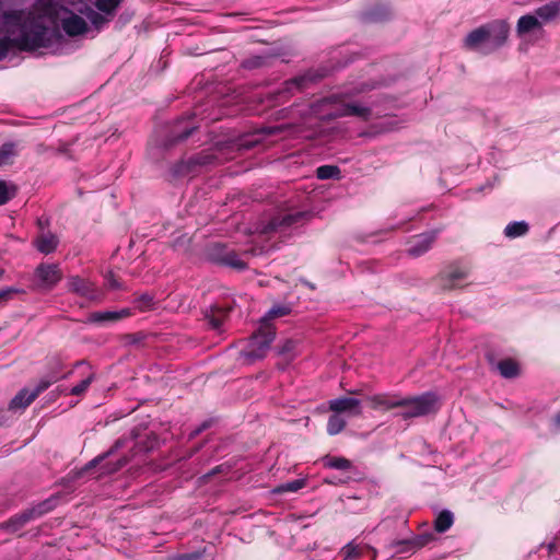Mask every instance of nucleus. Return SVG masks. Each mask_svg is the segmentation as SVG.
<instances>
[{
	"label": "nucleus",
	"mask_w": 560,
	"mask_h": 560,
	"mask_svg": "<svg viewBox=\"0 0 560 560\" xmlns=\"http://www.w3.org/2000/svg\"><path fill=\"white\" fill-rule=\"evenodd\" d=\"M435 238V232H428L412 237L407 249L408 254L413 257L423 255L432 247Z\"/></svg>",
	"instance_id": "obj_9"
},
{
	"label": "nucleus",
	"mask_w": 560,
	"mask_h": 560,
	"mask_svg": "<svg viewBox=\"0 0 560 560\" xmlns=\"http://www.w3.org/2000/svg\"><path fill=\"white\" fill-rule=\"evenodd\" d=\"M125 463H126V462H119V464H118L115 468L110 469V471H116V470H118L121 466H124V465H125Z\"/></svg>",
	"instance_id": "obj_41"
},
{
	"label": "nucleus",
	"mask_w": 560,
	"mask_h": 560,
	"mask_svg": "<svg viewBox=\"0 0 560 560\" xmlns=\"http://www.w3.org/2000/svg\"><path fill=\"white\" fill-rule=\"evenodd\" d=\"M536 13H537L538 18L542 19L544 21H549L560 14V5L557 3L546 4L541 8H539L536 11Z\"/></svg>",
	"instance_id": "obj_20"
},
{
	"label": "nucleus",
	"mask_w": 560,
	"mask_h": 560,
	"mask_svg": "<svg viewBox=\"0 0 560 560\" xmlns=\"http://www.w3.org/2000/svg\"><path fill=\"white\" fill-rule=\"evenodd\" d=\"M31 389H21L10 401L9 409L13 411H22L28 407L35 398H31Z\"/></svg>",
	"instance_id": "obj_13"
},
{
	"label": "nucleus",
	"mask_w": 560,
	"mask_h": 560,
	"mask_svg": "<svg viewBox=\"0 0 560 560\" xmlns=\"http://www.w3.org/2000/svg\"><path fill=\"white\" fill-rule=\"evenodd\" d=\"M371 407L376 410H389L405 404V400L396 395L378 394L369 398Z\"/></svg>",
	"instance_id": "obj_10"
},
{
	"label": "nucleus",
	"mask_w": 560,
	"mask_h": 560,
	"mask_svg": "<svg viewBox=\"0 0 560 560\" xmlns=\"http://www.w3.org/2000/svg\"><path fill=\"white\" fill-rule=\"evenodd\" d=\"M10 290L7 291H0V301L5 299L10 294Z\"/></svg>",
	"instance_id": "obj_39"
},
{
	"label": "nucleus",
	"mask_w": 560,
	"mask_h": 560,
	"mask_svg": "<svg viewBox=\"0 0 560 560\" xmlns=\"http://www.w3.org/2000/svg\"><path fill=\"white\" fill-rule=\"evenodd\" d=\"M16 194V187L14 184L0 180V206L7 203Z\"/></svg>",
	"instance_id": "obj_21"
},
{
	"label": "nucleus",
	"mask_w": 560,
	"mask_h": 560,
	"mask_svg": "<svg viewBox=\"0 0 560 560\" xmlns=\"http://www.w3.org/2000/svg\"><path fill=\"white\" fill-rule=\"evenodd\" d=\"M540 26L538 18L534 15H524L518 20L517 31L521 34L528 33Z\"/></svg>",
	"instance_id": "obj_15"
},
{
	"label": "nucleus",
	"mask_w": 560,
	"mask_h": 560,
	"mask_svg": "<svg viewBox=\"0 0 560 560\" xmlns=\"http://www.w3.org/2000/svg\"><path fill=\"white\" fill-rule=\"evenodd\" d=\"M67 287L69 291L77 293L89 300L98 299V293L95 290L94 284L85 278H81L79 276L69 277L67 281Z\"/></svg>",
	"instance_id": "obj_7"
},
{
	"label": "nucleus",
	"mask_w": 560,
	"mask_h": 560,
	"mask_svg": "<svg viewBox=\"0 0 560 560\" xmlns=\"http://www.w3.org/2000/svg\"><path fill=\"white\" fill-rule=\"evenodd\" d=\"M275 329L268 323H261L258 330L250 337L246 346L241 350V355L246 363H253L266 357L270 345L275 339Z\"/></svg>",
	"instance_id": "obj_4"
},
{
	"label": "nucleus",
	"mask_w": 560,
	"mask_h": 560,
	"mask_svg": "<svg viewBox=\"0 0 560 560\" xmlns=\"http://www.w3.org/2000/svg\"><path fill=\"white\" fill-rule=\"evenodd\" d=\"M345 425H346V420L339 413L335 412L328 419L327 432L330 435L338 434L339 432H341L343 430Z\"/></svg>",
	"instance_id": "obj_19"
},
{
	"label": "nucleus",
	"mask_w": 560,
	"mask_h": 560,
	"mask_svg": "<svg viewBox=\"0 0 560 560\" xmlns=\"http://www.w3.org/2000/svg\"><path fill=\"white\" fill-rule=\"evenodd\" d=\"M405 404L400 406L402 410L399 416L404 419L427 416L435 412L439 408L438 398L431 393L423 394L413 398H402Z\"/></svg>",
	"instance_id": "obj_5"
},
{
	"label": "nucleus",
	"mask_w": 560,
	"mask_h": 560,
	"mask_svg": "<svg viewBox=\"0 0 560 560\" xmlns=\"http://www.w3.org/2000/svg\"><path fill=\"white\" fill-rule=\"evenodd\" d=\"M304 82V79H296V80H293L292 82H290V86H294L296 89H300V86L303 84Z\"/></svg>",
	"instance_id": "obj_36"
},
{
	"label": "nucleus",
	"mask_w": 560,
	"mask_h": 560,
	"mask_svg": "<svg viewBox=\"0 0 560 560\" xmlns=\"http://www.w3.org/2000/svg\"><path fill=\"white\" fill-rule=\"evenodd\" d=\"M325 467L334 468L338 470H348L351 468V462L345 457H330L326 456L323 458Z\"/></svg>",
	"instance_id": "obj_18"
},
{
	"label": "nucleus",
	"mask_w": 560,
	"mask_h": 560,
	"mask_svg": "<svg viewBox=\"0 0 560 560\" xmlns=\"http://www.w3.org/2000/svg\"><path fill=\"white\" fill-rule=\"evenodd\" d=\"M319 179L338 178L340 170L335 165H323L316 170Z\"/></svg>",
	"instance_id": "obj_25"
},
{
	"label": "nucleus",
	"mask_w": 560,
	"mask_h": 560,
	"mask_svg": "<svg viewBox=\"0 0 560 560\" xmlns=\"http://www.w3.org/2000/svg\"><path fill=\"white\" fill-rule=\"evenodd\" d=\"M32 514L33 512L24 513L19 517L12 520L10 523V527H12L13 530H18L24 523H26L31 518Z\"/></svg>",
	"instance_id": "obj_31"
},
{
	"label": "nucleus",
	"mask_w": 560,
	"mask_h": 560,
	"mask_svg": "<svg viewBox=\"0 0 560 560\" xmlns=\"http://www.w3.org/2000/svg\"><path fill=\"white\" fill-rule=\"evenodd\" d=\"M15 154V145L13 143H4L0 148V166L11 163Z\"/></svg>",
	"instance_id": "obj_23"
},
{
	"label": "nucleus",
	"mask_w": 560,
	"mask_h": 560,
	"mask_svg": "<svg viewBox=\"0 0 560 560\" xmlns=\"http://www.w3.org/2000/svg\"><path fill=\"white\" fill-rule=\"evenodd\" d=\"M130 316V310L122 308L121 311H106V312H95L91 314L90 319L94 323H108V322H117L121 318H126Z\"/></svg>",
	"instance_id": "obj_12"
},
{
	"label": "nucleus",
	"mask_w": 560,
	"mask_h": 560,
	"mask_svg": "<svg viewBox=\"0 0 560 560\" xmlns=\"http://www.w3.org/2000/svg\"><path fill=\"white\" fill-rule=\"evenodd\" d=\"M137 307L142 311H150L154 307L153 298L149 294H143L136 300Z\"/></svg>",
	"instance_id": "obj_28"
},
{
	"label": "nucleus",
	"mask_w": 560,
	"mask_h": 560,
	"mask_svg": "<svg viewBox=\"0 0 560 560\" xmlns=\"http://www.w3.org/2000/svg\"><path fill=\"white\" fill-rule=\"evenodd\" d=\"M553 422L557 428H560V412L557 413V416L553 419Z\"/></svg>",
	"instance_id": "obj_40"
},
{
	"label": "nucleus",
	"mask_w": 560,
	"mask_h": 560,
	"mask_svg": "<svg viewBox=\"0 0 560 560\" xmlns=\"http://www.w3.org/2000/svg\"><path fill=\"white\" fill-rule=\"evenodd\" d=\"M36 248L43 253V254H50L52 253L57 245H58V240L55 235L52 234H42L37 240H36Z\"/></svg>",
	"instance_id": "obj_14"
},
{
	"label": "nucleus",
	"mask_w": 560,
	"mask_h": 560,
	"mask_svg": "<svg viewBox=\"0 0 560 560\" xmlns=\"http://www.w3.org/2000/svg\"><path fill=\"white\" fill-rule=\"evenodd\" d=\"M63 272L58 264L42 262L34 270V283L40 290H52L62 279Z\"/></svg>",
	"instance_id": "obj_6"
},
{
	"label": "nucleus",
	"mask_w": 560,
	"mask_h": 560,
	"mask_svg": "<svg viewBox=\"0 0 560 560\" xmlns=\"http://www.w3.org/2000/svg\"><path fill=\"white\" fill-rule=\"evenodd\" d=\"M555 548H556L555 544H549L548 545L549 552H552Z\"/></svg>",
	"instance_id": "obj_43"
},
{
	"label": "nucleus",
	"mask_w": 560,
	"mask_h": 560,
	"mask_svg": "<svg viewBox=\"0 0 560 560\" xmlns=\"http://www.w3.org/2000/svg\"><path fill=\"white\" fill-rule=\"evenodd\" d=\"M453 514L450 511H442L435 518L434 527L439 533H444L453 525Z\"/></svg>",
	"instance_id": "obj_17"
},
{
	"label": "nucleus",
	"mask_w": 560,
	"mask_h": 560,
	"mask_svg": "<svg viewBox=\"0 0 560 560\" xmlns=\"http://www.w3.org/2000/svg\"><path fill=\"white\" fill-rule=\"evenodd\" d=\"M225 262L229 266L234 267L236 269H244L246 267V264L240 258H237L235 255H228L225 258Z\"/></svg>",
	"instance_id": "obj_32"
},
{
	"label": "nucleus",
	"mask_w": 560,
	"mask_h": 560,
	"mask_svg": "<svg viewBox=\"0 0 560 560\" xmlns=\"http://www.w3.org/2000/svg\"><path fill=\"white\" fill-rule=\"evenodd\" d=\"M198 553H189V555H180L177 557H173L171 560H198Z\"/></svg>",
	"instance_id": "obj_35"
},
{
	"label": "nucleus",
	"mask_w": 560,
	"mask_h": 560,
	"mask_svg": "<svg viewBox=\"0 0 560 560\" xmlns=\"http://www.w3.org/2000/svg\"><path fill=\"white\" fill-rule=\"evenodd\" d=\"M508 37V30L503 24L493 26H483L470 32L465 46L470 49H478L482 52H489L500 47Z\"/></svg>",
	"instance_id": "obj_2"
},
{
	"label": "nucleus",
	"mask_w": 560,
	"mask_h": 560,
	"mask_svg": "<svg viewBox=\"0 0 560 560\" xmlns=\"http://www.w3.org/2000/svg\"><path fill=\"white\" fill-rule=\"evenodd\" d=\"M107 283L113 289L118 287V283L112 277L107 279Z\"/></svg>",
	"instance_id": "obj_38"
},
{
	"label": "nucleus",
	"mask_w": 560,
	"mask_h": 560,
	"mask_svg": "<svg viewBox=\"0 0 560 560\" xmlns=\"http://www.w3.org/2000/svg\"><path fill=\"white\" fill-rule=\"evenodd\" d=\"M298 348V341L288 339L285 340L279 348L280 354H291V358L295 355V351Z\"/></svg>",
	"instance_id": "obj_29"
},
{
	"label": "nucleus",
	"mask_w": 560,
	"mask_h": 560,
	"mask_svg": "<svg viewBox=\"0 0 560 560\" xmlns=\"http://www.w3.org/2000/svg\"><path fill=\"white\" fill-rule=\"evenodd\" d=\"M527 231H528L527 223L524 221H520V222H512V223L508 224L504 229V234H505V236H508L510 238H515V237L526 234Z\"/></svg>",
	"instance_id": "obj_16"
},
{
	"label": "nucleus",
	"mask_w": 560,
	"mask_h": 560,
	"mask_svg": "<svg viewBox=\"0 0 560 560\" xmlns=\"http://www.w3.org/2000/svg\"><path fill=\"white\" fill-rule=\"evenodd\" d=\"M343 552H345L346 559H349V558L357 557L360 553V549H359L358 546H354V545L350 544V545L345 547Z\"/></svg>",
	"instance_id": "obj_33"
},
{
	"label": "nucleus",
	"mask_w": 560,
	"mask_h": 560,
	"mask_svg": "<svg viewBox=\"0 0 560 560\" xmlns=\"http://www.w3.org/2000/svg\"><path fill=\"white\" fill-rule=\"evenodd\" d=\"M210 324L212 325V327H213L214 329H219V328L221 327V325H222V322H221L220 319L212 318V319L210 320Z\"/></svg>",
	"instance_id": "obj_37"
},
{
	"label": "nucleus",
	"mask_w": 560,
	"mask_h": 560,
	"mask_svg": "<svg viewBox=\"0 0 560 560\" xmlns=\"http://www.w3.org/2000/svg\"><path fill=\"white\" fill-rule=\"evenodd\" d=\"M58 376L56 375H50V376H46V377H43L38 383L37 385L35 386L34 389H31V398H35L40 394L43 393L44 390H46L51 384H54L55 382L58 381Z\"/></svg>",
	"instance_id": "obj_24"
},
{
	"label": "nucleus",
	"mask_w": 560,
	"mask_h": 560,
	"mask_svg": "<svg viewBox=\"0 0 560 560\" xmlns=\"http://www.w3.org/2000/svg\"><path fill=\"white\" fill-rule=\"evenodd\" d=\"M288 312H289V310L284 306L272 307L271 310H269L267 315L262 318L261 323L270 324L269 323L270 319L283 316V315L288 314Z\"/></svg>",
	"instance_id": "obj_30"
},
{
	"label": "nucleus",
	"mask_w": 560,
	"mask_h": 560,
	"mask_svg": "<svg viewBox=\"0 0 560 560\" xmlns=\"http://www.w3.org/2000/svg\"><path fill=\"white\" fill-rule=\"evenodd\" d=\"M5 421V417L3 415V412L0 411V425L3 424Z\"/></svg>",
	"instance_id": "obj_42"
},
{
	"label": "nucleus",
	"mask_w": 560,
	"mask_h": 560,
	"mask_svg": "<svg viewBox=\"0 0 560 560\" xmlns=\"http://www.w3.org/2000/svg\"><path fill=\"white\" fill-rule=\"evenodd\" d=\"M305 486L304 479H296L289 482H285L278 488L275 489L276 493H282V492H296L300 489H302Z\"/></svg>",
	"instance_id": "obj_26"
},
{
	"label": "nucleus",
	"mask_w": 560,
	"mask_h": 560,
	"mask_svg": "<svg viewBox=\"0 0 560 560\" xmlns=\"http://www.w3.org/2000/svg\"><path fill=\"white\" fill-rule=\"evenodd\" d=\"M312 112L320 119L341 116H358L366 119L370 116V108L358 103H346L337 100H323L313 106Z\"/></svg>",
	"instance_id": "obj_3"
},
{
	"label": "nucleus",
	"mask_w": 560,
	"mask_h": 560,
	"mask_svg": "<svg viewBox=\"0 0 560 560\" xmlns=\"http://www.w3.org/2000/svg\"><path fill=\"white\" fill-rule=\"evenodd\" d=\"M293 221H294V217L293 215H285V217L282 218L281 222H278L276 220L272 221L271 222V229L272 230H277L281 225H290Z\"/></svg>",
	"instance_id": "obj_34"
},
{
	"label": "nucleus",
	"mask_w": 560,
	"mask_h": 560,
	"mask_svg": "<svg viewBox=\"0 0 560 560\" xmlns=\"http://www.w3.org/2000/svg\"><path fill=\"white\" fill-rule=\"evenodd\" d=\"M93 380H94V374H90L88 377L82 380L78 385L73 386L71 388L70 393L75 396L83 395L90 387Z\"/></svg>",
	"instance_id": "obj_27"
},
{
	"label": "nucleus",
	"mask_w": 560,
	"mask_h": 560,
	"mask_svg": "<svg viewBox=\"0 0 560 560\" xmlns=\"http://www.w3.org/2000/svg\"><path fill=\"white\" fill-rule=\"evenodd\" d=\"M498 370L504 377H514L518 373V366L513 360H503L499 362Z\"/></svg>",
	"instance_id": "obj_22"
},
{
	"label": "nucleus",
	"mask_w": 560,
	"mask_h": 560,
	"mask_svg": "<svg viewBox=\"0 0 560 560\" xmlns=\"http://www.w3.org/2000/svg\"><path fill=\"white\" fill-rule=\"evenodd\" d=\"M121 0H37L27 11L0 8V59L12 47L35 51H62L63 37L100 30L113 16Z\"/></svg>",
	"instance_id": "obj_1"
},
{
	"label": "nucleus",
	"mask_w": 560,
	"mask_h": 560,
	"mask_svg": "<svg viewBox=\"0 0 560 560\" xmlns=\"http://www.w3.org/2000/svg\"><path fill=\"white\" fill-rule=\"evenodd\" d=\"M468 275H469L468 268L454 267L443 275V278L445 280L444 287L447 289H453V288L457 287L462 281L467 279Z\"/></svg>",
	"instance_id": "obj_11"
},
{
	"label": "nucleus",
	"mask_w": 560,
	"mask_h": 560,
	"mask_svg": "<svg viewBox=\"0 0 560 560\" xmlns=\"http://www.w3.org/2000/svg\"><path fill=\"white\" fill-rule=\"evenodd\" d=\"M329 409L336 413L360 416L362 413L361 401L352 397H340L329 401Z\"/></svg>",
	"instance_id": "obj_8"
}]
</instances>
